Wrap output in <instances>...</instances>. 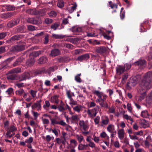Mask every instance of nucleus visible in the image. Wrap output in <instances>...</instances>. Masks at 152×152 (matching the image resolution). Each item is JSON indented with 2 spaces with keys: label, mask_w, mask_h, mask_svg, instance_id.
Masks as SVG:
<instances>
[{
  "label": "nucleus",
  "mask_w": 152,
  "mask_h": 152,
  "mask_svg": "<svg viewBox=\"0 0 152 152\" xmlns=\"http://www.w3.org/2000/svg\"><path fill=\"white\" fill-rule=\"evenodd\" d=\"M152 72H149L145 74L143 78L140 81V85L146 89H149L152 87Z\"/></svg>",
  "instance_id": "f257e3e1"
},
{
  "label": "nucleus",
  "mask_w": 152,
  "mask_h": 152,
  "mask_svg": "<svg viewBox=\"0 0 152 152\" xmlns=\"http://www.w3.org/2000/svg\"><path fill=\"white\" fill-rule=\"evenodd\" d=\"M99 109V106H96L95 108L92 109L91 110H88L87 111V113L88 116L91 118H93L95 117L98 113Z\"/></svg>",
  "instance_id": "f03ea898"
},
{
  "label": "nucleus",
  "mask_w": 152,
  "mask_h": 152,
  "mask_svg": "<svg viewBox=\"0 0 152 152\" xmlns=\"http://www.w3.org/2000/svg\"><path fill=\"white\" fill-rule=\"evenodd\" d=\"M141 76L140 75H137L133 77L132 80H131L128 84L132 86H134L140 80Z\"/></svg>",
  "instance_id": "7ed1b4c3"
},
{
  "label": "nucleus",
  "mask_w": 152,
  "mask_h": 152,
  "mask_svg": "<svg viewBox=\"0 0 152 152\" xmlns=\"http://www.w3.org/2000/svg\"><path fill=\"white\" fill-rule=\"evenodd\" d=\"M30 76L29 73L28 72H24L20 75L17 77L16 80L19 82L25 80L27 78H29Z\"/></svg>",
  "instance_id": "20e7f679"
},
{
  "label": "nucleus",
  "mask_w": 152,
  "mask_h": 152,
  "mask_svg": "<svg viewBox=\"0 0 152 152\" xmlns=\"http://www.w3.org/2000/svg\"><path fill=\"white\" fill-rule=\"evenodd\" d=\"M25 48V45H16L12 47L11 50L12 52H18L22 51L24 50Z\"/></svg>",
  "instance_id": "39448f33"
},
{
  "label": "nucleus",
  "mask_w": 152,
  "mask_h": 152,
  "mask_svg": "<svg viewBox=\"0 0 152 152\" xmlns=\"http://www.w3.org/2000/svg\"><path fill=\"white\" fill-rule=\"evenodd\" d=\"M79 124L81 128H82L84 130H86L89 128L88 125V121L87 120L84 121L83 120H80Z\"/></svg>",
  "instance_id": "423d86ee"
},
{
  "label": "nucleus",
  "mask_w": 152,
  "mask_h": 152,
  "mask_svg": "<svg viewBox=\"0 0 152 152\" xmlns=\"http://www.w3.org/2000/svg\"><path fill=\"white\" fill-rule=\"evenodd\" d=\"M93 93L97 96L98 98L101 99V100H104L106 99L107 97V96L105 94H104L102 92H100L99 91L95 90L93 92Z\"/></svg>",
  "instance_id": "0eeeda50"
},
{
  "label": "nucleus",
  "mask_w": 152,
  "mask_h": 152,
  "mask_svg": "<svg viewBox=\"0 0 152 152\" xmlns=\"http://www.w3.org/2000/svg\"><path fill=\"white\" fill-rule=\"evenodd\" d=\"M109 119L108 117L106 115H104L101 117V121L100 122V126H104L107 125L109 122Z\"/></svg>",
  "instance_id": "6e6552de"
},
{
  "label": "nucleus",
  "mask_w": 152,
  "mask_h": 152,
  "mask_svg": "<svg viewBox=\"0 0 152 152\" xmlns=\"http://www.w3.org/2000/svg\"><path fill=\"white\" fill-rule=\"evenodd\" d=\"M146 61L142 59H140L135 62V65L138 66L140 69H143L146 66Z\"/></svg>",
  "instance_id": "1a4fd4ad"
},
{
  "label": "nucleus",
  "mask_w": 152,
  "mask_h": 152,
  "mask_svg": "<svg viewBox=\"0 0 152 152\" xmlns=\"http://www.w3.org/2000/svg\"><path fill=\"white\" fill-rule=\"evenodd\" d=\"M107 50V48L104 46L97 47L95 48L96 52L101 55L105 53Z\"/></svg>",
  "instance_id": "9d476101"
},
{
  "label": "nucleus",
  "mask_w": 152,
  "mask_h": 152,
  "mask_svg": "<svg viewBox=\"0 0 152 152\" xmlns=\"http://www.w3.org/2000/svg\"><path fill=\"white\" fill-rule=\"evenodd\" d=\"M143 90L142 91L140 89L139 91V92L140 93V94L141 95L138 99V100L139 101H141L143 99H144L145 96L146 94V91L145 90V88H144L142 87Z\"/></svg>",
  "instance_id": "9b49d317"
},
{
  "label": "nucleus",
  "mask_w": 152,
  "mask_h": 152,
  "mask_svg": "<svg viewBox=\"0 0 152 152\" xmlns=\"http://www.w3.org/2000/svg\"><path fill=\"white\" fill-rule=\"evenodd\" d=\"M60 53V51L58 49H54L51 50L50 56L55 57L59 55Z\"/></svg>",
  "instance_id": "f8f14e48"
},
{
  "label": "nucleus",
  "mask_w": 152,
  "mask_h": 152,
  "mask_svg": "<svg viewBox=\"0 0 152 152\" xmlns=\"http://www.w3.org/2000/svg\"><path fill=\"white\" fill-rule=\"evenodd\" d=\"M19 20L17 18L13 20L10 21L7 24V26L9 28H11L14 26L16 25L19 23Z\"/></svg>",
  "instance_id": "ddd939ff"
},
{
  "label": "nucleus",
  "mask_w": 152,
  "mask_h": 152,
  "mask_svg": "<svg viewBox=\"0 0 152 152\" xmlns=\"http://www.w3.org/2000/svg\"><path fill=\"white\" fill-rule=\"evenodd\" d=\"M89 56L88 54H86L79 56L77 59L81 61H86L89 59Z\"/></svg>",
  "instance_id": "4468645a"
},
{
  "label": "nucleus",
  "mask_w": 152,
  "mask_h": 152,
  "mask_svg": "<svg viewBox=\"0 0 152 152\" xmlns=\"http://www.w3.org/2000/svg\"><path fill=\"white\" fill-rule=\"evenodd\" d=\"M41 102V100L37 101L32 105V109H34L36 108L37 110H40L41 108V104L40 103Z\"/></svg>",
  "instance_id": "2eb2a0df"
},
{
  "label": "nucleus",
  "mask_w": 152,
  "mask_h": 152,
  "mask_svg": "<svg viewBox=\"0 0 152 152\" xmlns=\"http://www.w3.org/2000/svg\"><path fill=\"white\" fill-rule=\"evenodd\" d=\"M125 71V67L121 65L118 66L116 67L117 73L120 75L123 73Z\"/></svg>",
  "instance_id": "dca6fc26"
},
{
  "label": "nucleus",
  "mask_w": 152,
  "mask_h": 152,
  "mask_svg": "<svg viewBox=\"0 0 152 152\" xmlns=\"http://www.w3.org/2000/svg\"><path fill=\"white\" fill-rule=\"evenodd\" d=\"M117 134L120 140H122L123 139L125 134L124 130L123 129H120L118 131Z\"/></svg>",
  "instance_id": "f3484780"
},
{
  "label": "nucleus",
  "mask_w": 152,
  "mask_h": 152,
  "mask_svg": "<svg viewBox=\"0 0 152 152\" xmlns=\"http://www.w3.org/2000/svg\"><path fill=\"white\" fill-rule=\"evenodd\" d=\"M27 22L33 24H37L38 23V21L34 18H28L26 19Z\"/></svg>",
  "instance_id": "a211bd4d"
},
{
  "label": "nucleus",
  "mask_w": 152,
  "mask_h": 152,
  "mask_svg": "<svg viewBox=\"0 0 152 152\" xmlns=\"http://www.w3.org/2000/svg\"><path fill=\"white\" fill-rule=\"evenodd\" d=\"M26 12L27 13L31 15H37L38 14V12L35 9H29L26 10Z\"/></svg>",
  "instance_id": "6ab92c4d"
},
{
  "label": "nucleus",
  "mask_w": 152,
  "mask_h": 152,
  "mask_svg": "<svg viewBox=\"0 0 152 152\" xmlns=\"http://www.w3.org/2000/svg\"><path fill=\"white\" fill-rule=\"evenodd\" d=\"M22 37V36L21 35L18 34L16 35L11 37L9 39V40L11 42L18 40L20 39Z\"/></svg>",
  "instance_id": "aec40b11"
},
{
  "label": "nucleus",
  "mask_w": 152,
  "mask_h": 152,
  "mask_svg": "<svg viewBox=\"0 0 152 152\" xmlns=\"http://www.w3.org/2000/svg\"><path fill=\"white\" fill-rule=\"evenodd\" d=\"M151 141L152 139L151 137H147L144 141L145 146L146 147L148 148L150 145V142Z\"/></svg>",
  "instance_id": "412c9836"
},
{
  "label": "nucleus",
  "mask_w": 152,
  "mask_h": 152,
  "mask_svg": "<svg viewBox=\"0 0 152 152\" xmlns=\"http://www.w3.org/2000/svg\"><path fill=\"white\" fill-rule=\"evenodd\" d=\"M48 61L47 58L45 57L42 56L38 60V63L42 64L46 63Z\"/></svg>",
  "instance_id": "4be33fe9"
},
{
  "label": "nucleus",
  "mask_w": 152,
  "mask_h": 152,
  "mask_svg": "<svg viewBox=\"0 0 152 152\" xmlns=\"http://www.w3.org/2000/svg\"><path fill=\"white\" fill-rule=\"evenodd\" d=\"M21 72V69L20 67L15 68L13 69L9 72V74L16 73H18Z\"/></svg>",
  "instance_id": "5701e85b"
},
{
  "label": "nucleus",
  "mask_w": 152,
  "mask_h": 152,
  "mask_svg": "<svg viewBox=\"0 0 152 152\" xmlns=\"http://www.w3.org/2000/svg\"><path fill=\"white\" fill-rule=\"evenodd\" d=\"M58 96L57 95H55L52 96L51 98L50 101L52 102H55L56 104H58L59 102L58 100Z\"/></svg>",
  "instance_id": "b1692460"
},
{
  "label": "nucleus",
  "mask_w": 152,
  "mask_h": 152,
  "mask_svg": "<svg viewBox=\"0 0 152 152\" xmlns=\"http://www.w3.org/2000/svg\"><path fill=\"white\" fill-rule=\"evenodd\" d=\"M107 131L110 133H111L114 131H115L114 127V126L112 124H108L107 127Z\"/></svg>",
  "instance_id": "393cba45"
},
{
  "label": "nucleus",
  "mask_w": 152,
  "mask_h": 152,
  "mask_svg": "<svg viewBox=\"0 0 152 152\" xmlns=\"http://www.w3.org/2000/svg\"><path fill=\"white\" fill-rule=\"evenodd\" d=\"M106 99L104 100H101V101L99 103V104L101 107L107 108L108 107V105L107 103L105 102Z\"/></svg>",
  "instance_id": "a878e982"
},
{
  "label": "nucleus",
  "mask_w": 152,
  "mask_h": 152,
  "mask_svg": "<svg viewBox=\"0 0 152 152\" xmlns=\"http://www.w3.org/2000/svg\"><path fill=\"white\" fill-rule=\"evenodd\" d=\"M72 107L73 108L74 111L78 113L80 112L82 110V106L80 105H77L74 107H73V106H72Z\"/></svg>",
  "instance_id": "bb28decb"
},
{
  "label": "nucleus",
  "mask_w": 152,
  "mask_h": 152,
  "mask_svg": "<svg viewBox=\"0 0 152 152\" xmlns=\"http://www.w3.org/2000/svg\"><path fill=\"white\" fill-rule=\"evenodd\" d=\"M22 60L21 58L19 57L16 59V60L13 64L12 65L13 67L17 66L20 65L22 62Z\"/></svg>",
  "instance_id": "cd10ccee"
},
{
  "label": "nucleus",
  "mask_w": 152,
  "mask_h": 152,
  "mask_svg": "<svg viewBox=\"0 0 152 152\" xmlns=\"http://www.w3.org/2000/svg\"><path fill=\"white\" fill-rule=\"evenodd\" d=\"M75 137L79 143H81L83 141H84L83 137L81 134H76Z\"/></svg>",
  "instance_id": "c85d7f7f"
},
{
  "label": "nucleus",
  "mask_w": 152,
  "mask_h": 152,
  "mask_svg": "<svg viewBox=\"0 0 152 152\" xmlns=\"http://www.w3.org/2000/svg\"><path fill=\"white\" fill-rule=\"evenodd\" d=\"M88 146L87 145H84L82 144H80L78 146V149L79 150H86Z\"/></svg>",
  "instance_id": "c756f323"
},
{
  "label": "nucleus",
  "mask_w": 152,
  "mask_h": 152,
  "mask_svg": "<svg viewBox=\"0 0 152 152\" xmlns=\"http://www.w3.org/2000/svg\"><path fill=\"white\" fill-rule=\"evenodd\" d=\"M69 119L71 120L72 121L75 122L78 121L79 118L77 115H72L70 117Z\"/></svg>",
  "instance_id": "7c9ffc66"
},
{
  "label": "nucleus",
  "mask_w": 152,
  "mask_h": 152,
  "mask_svg": "<svg viewBox=\"0 0 152 152\" xmlns=\"http://www.w3.org/2000/svg\"><path fill=\"white\" fill-rule=\"evenodd\" d=\"M17 76L14 74H9L7 76V78L8 80H16Z\"/></svg>",
  "instance_id": "2f4dec72"
},
{
  "label": "nucleus",
  "mask_w": 152,
  "mask_h": 152,
  "mask_svg": "<svg viewBox=\"0 0 152 152\" xmlns=\"http://www.w3.org/2000/svg\"><path fill=\"white\" fill-rule=\"evenodd\" d=\"M35 62V61L33 58H30L26 62V64L29 66L32 65Z\"/></svg>",
  "instance_id": "473e14b6"
},
{
  "label": "nucleus",
  "mask_w": 152,
  "mask_h": 152,
  "mask_svg": "<svg viewBox=\"0 0 152 152\" xmlns=\"http://www.w3.org/2000/svg\"><path fill=\"white\" fill-rule=\"evenodd\" d=\"M57 108L59 111L63 112L66 110V108L64 107V104H60L57 107Z\"/></svg>",
  "instance_id": "72a5a7b5"
},
{
  "label": "nucleus",
  "mask_w": 152,
  "mask_h": 152,
  "mask_svg": "<svg viewBox=\"0 0 152 152\" xmlns=\"http://www.w3.org/2000/svg\"><path fill=\"white\" fill-rule=\"evenodd\" d=\"M77 7V4L76 3L73 4V6L70 7L69 9V12L70 13H72L76 9Z\"/></svg>",
  "instance_id": "f704fd0d"
},
{
  "label": "nucleus",
  "mask_w": 152,
  "mask_h": 152,
  "mask_svg": "<svg viewBox=\"0 0 152 152\" xmlns=\"http://www.w3.org/2000/svg\"><path fill=\"white\" fill-rule=\"evenodd\" d=\"M52 37L53 38L56 39H62L64 37V36L63 35L55 34H52Z\"/></svg>",
  "instance_id": "c9c22d12"
},
{
  "label": "nucleus",
  "mask_w": 152,
  "mask_h": 152,
  "mask_svg": "<svg viewBox=\"0 0 152 152\" xmlns=\"http://www.w3.org/2000/svg\"><path fill=\"white\" fill-rule=\"evenodd\" d=\"M64 2L62 0H59L58 1L57 5L60 8L63 7L64 6Z\"/></svg>",
  "instance_id": "e433bc0d"
},
{
  "label": "nucleus",
  "mask_w": 152,
  "mask_h": 152,
  "mask_svg": "<svg viewBox=\"0 0 152 152\" xmlns=\"http://www.w3.org/2000/svg\"><path fill=\"white\" fill-rule=\"evenodd\" d=\"M148 113L147 110H144L142 111L141 114V115L142 117L144 118H146L148 117Z\"/></svg>",
  "instance_id": "4c0bfd02"
},
{
  "label": "nucleus",
  "mask_w": 152,
  "mask_h": 152,
  "mask_svg": "<svg viewBox=\"0 0 152 152\" xmlns=\"http://www.w3.org/2000/svg\"><path fill=\"white\" fill-rule=\"evenodd\" d=\"M5 7L7 10H14L15 9V7L13 5H6Z\"/></svg>",
  "instance_id": "58836bf2"
},
{
  "label": "nucleus",
  "mask_w": 152,
  "mask_h": 152,
  "mask_svg": "<svg viewBox=\"0 0 152 152\" xmlns=\"http://www.w3.org/2000/svg\"><path fill=\"white\" fill-rule=\"evenodd\" d=\"M13 89L12 88H10L6 91V93L9 96H10L13 93Z\"/></svg>",
  "instance_id": "ea45409f"
},
{
  "label": "nucleus",
  "mask_w": 152,
  "mask_h": 152,
  "mask_svg": "<svg viewBox=\"0 0 152 152\" xmlns=\"http://www.w3.org/2000/svg\"><path fill=\"white\" fill-rule=\"evenodd\" d=\"M7 129H9L12 132H14L16 131L17 130V128L14 125H11L10 127Z\"/></svg>",
  "instance_id": "a19ab883"
},
{
  "label": "nucleus",
  "mask_w": 152,
  "mask_h": 152,
  "mask_svg": "<svg viewBox=\"0 0 152 152\" xmlns=\"http://www.w3.org/2000/svg\"><path fill=\"white\" fill-rule=\"evenodd\" d=\"M59 24L57 23H55L51 26L50 28L54 30H56L59 27Z\"/></svg>",
  "instance_id": "79ce46f5"
},
{
  "label": "nucleus",
  "mask_w": 152,
  "mask_h": 152,
  "mask_svg": "<svg viewBox=\"0 0 152 152\" xmlns=\"http://www.w3.org/2000/svg\"><path fill=\"white\" fill-rule=\"evenodd\" d=\"M23 93H24V91L21 88L16 91L15 92L16 94L20 96H21Z\"/></svg>",
  "instance_id": "37998d69"
},
{
  "label": "nucleus",
  "mask_w": 152,
  "mask_h": 152,
  "mask_svg": "<svg viewBox=\"0 0 152 152\" xmlns=\"http://www.w3.org/2000/svg\"><path fill=\"white\" fill-rule=\"evenodd\" d=\"M49 16L50 17H54L56 16V13L54 11H50L48 13Z\"/></svg>",
  "instance_id": "c03bdc74"
},
{
  "label": "nucleus",
  "mask_w": 152,
  "mask_h": 152,
  "mask_svg": "<svg viewBox=\"0 0 152 152\" xmlns=\"http://www.w3.org/2000/svg\"><path fill=\"white\" fill-rule=\"evenodd\" d=\"M52 132L55 134L56 136H58V133H60V131L59 129H51Z\"/></svg>",
  "instance_id": "a18cd8bd"
},
{
  "label": "nucleus",
  "mask_w": 152,
  "mask_h": 152,
  "mask_svg": "<svg viewBox=\"0 0 152 152\" xmlns=\"http://www.w3.org/2000/svg\"><path fill=\"white\" fill-rule=\"evenodd\" d=\"M123 118L127 120H129L132 121V122L133 121V119L132 117L130 116H128L127 114L124 115L123 116Z\"/></svg>",
  "instance_id": "49530a36"
},
{
  "label": "nucleus",
  "mask_w": 152,
  "mask_h": 152,
  "mask_svg": "<svg viewBox=\"0 0 152 152\" xmlns=\"http://www.w3.org/2000/svg\"><path fill=\"white\" fill-rule=\"evenodd\" d=\"M82 29L80 28L76 27H74L72 28V31L73 32H80L81 31Z\"/></svg>",
  "instance_id": "de8ad7c7"
},
{
  "label": "nucleus",
  "mask_w": 152,
  "mask_h": 152,
  "mask_svg": "<svg viewBox=\"0 0 152 152\" xmlns=\"http://www.w3.org/2000/svg\"><path fill=\"white\" fill-rule=\"evenodd\" d=\"M53 21V20L52 19L48 18H46L45 20V22L47 24H50Z\"/></svg>",
  "instance_id": "09e8293b"
},
{
  "label": "nucleus",
  "mask_w": 152,
  "mask_h": 152,
  "mask_svg": "<svg viewBox=\"0 0 152 152\" xmlns=\"http://www.w3.org/2000/svg\"><path fill=\"white\" fill-rule=\"evenodd\" d=\"M33 140V138L32 137H30L28 139H26L25 141V142L26 143L30 144L31 143Z\"/></svg>",
  "instance_id": "8fccbe9b"
},
{
  "label": "nucleus",
  "mask_w": 152,
  "mask_h": 152,
  "mask_svg": "<svg viewBox=\"0 0 152 152\" xmlns=\"http://www.w3.org/2000/svg\"><path fill=\"white\" fill-rule=\"evenodd\" d=\"M100 117L99 116H97L94 120V122L96 125L98 124L99 122Z\"/></svg>",
  "instance_id": "3c124183"
},
{
  "label": "nucleus",
  "mask_w": 152,
  "mask_h": 152,
  "mask_svg": "<svg viewBox=\"0 0 152 152\" xmlns=\"http://www.w3.org/2000/svg\"><path fill=\"white\" fill-rule=\"evenodd\" d=\"M28 29L30 31H33L35 30V27L31 25L27 26Z\"/></svg>",
  "instance_id": "603ef678"
},
{
  "label": "nucleus",
  "mask_w": 152,
  "mask_h": 152,
  "mask_svg": "<svg viewBox=\"0 0 152 152\" xmlns=\"http://www.w3.org/2000/svg\"><path fill=\"white\" fill-rule=\"evenodd\" d=\"M45 104L43 105V108L44 109H46V107H48L50 105V102L47 100L45 101Z\"/></svg>",
  "instance_id": "864d4df0"
},
{
  "label": "nucleus",
  "mask_w": 152,
  "mask_h": 152,
  "mask_svg": "<svg viewBox=\"0 0 152 152\" xmlns=\"http://www.w3.org/2000/svg\"><path fill=\"white\" fill-rule=\"evenodd\" d=\"M30 92L33 98H34L36 96V94L37 93V91H36L31 90Z\"/></svg>",
  "instance_id": "5fc2aeb1"
},
{
  "label": "nucleus",
  "mask_w": 152,
  "mask_h": 152,
  "mask_svg": "<svg viewBox=\"0 0 152 152\" xmlns=\"http://www.w3.org/2000/svg\"><path fill=\"white\" fill-rule=\"evenodd\" d=\"M69 99L70 100V102H69V104H71V105L73 104V105H74L77 104V101H74L73 99H72V98H70V99Z\"/></svg>",
  "instance_id": "6e6d98bb"
},
{
  "label": "nucleus",
  "mask_w": 152,
  "mask_h": 152,
  "mask_svg": "<svg viewBox=\"0 0 152 152\" xmlns=\"http://www.w3.org/2000/svg\"><path fill=\"white\" fill-rule=\"evenodd\" d=\"M33 55H34L35 56H38L39 55L41 54V51L40 50H39L38 51H34L33 52Z\"/></svg>",
  "instance_id": "4d7b16f0"
},
{
  "label": "nucleus",
  "mask_w": 152,
  "mask_h": 152,
  "mask_svg": "<svg viewBox=\"0 0 152 152\" xmlns=\"http://www.w3.org/2000/svg\"><path fill=\"white\" fill-rule=\"evenodd\" d=\"M75 80L77 82L80 83L82 82V80L79 77V76H76L75 77Z\"/></svg>",
  "instance_id": "13d9d810"
},
{
  "label": "nucleus",
  "mask_w": 152,
  "mask_h": 152,
  "mask_svg": "<svg viewBox=\"0 0 152 152\" xmlns=\"http://www.w3.org/2000/svg\"><path fill=\"white\" fill-rule=\"evenodd\" d=\"M51 124L53 125L55 124H58V121H57L56 119L53 118H50Z\"/></svg>",
  "instance_id": "bf43d9fd"
},
{
  "label": "nucleus",
  "mask_w": 152,
  "mask_h": 152,
  "mask_svg": "<svg viewBox=\"0 0 152 152\" xmlns=\"http://www.w3.org/2000/svg\"><path fill=\"white\" fill-rule=\"evenodd\" d=\"M58 124L62 126H65L66 125V123L63 120H61L58 121Z\"/></svg>",
  "instance_id": "052dcab7"
},
{
  "label": "nucleus",
  "mask_w": 152,
  "mask_h": 152,
  "mask_svg": "<svg viewBox=\"0 0 152 152\" xmlns=\"http://www.w3.org/2000/svg\"><path fill=\"white\" fill-rule=\"evenodd\" d=\"M6 52L5 47L2 46L0 47V54H2Z\"/></svg>",
  "instance_id": "680f3d73"
},
{
  "label": "nucleus",
  "mask_w": 152,
  "mask_h": 152,
  "mask_svg": "<svg viewBox=\"0 0 152 152\" xmlns=\"http://www.w3.org/2000/svg\"><path fill=\"white\" fill-rule=\"evenodd\" d=\"M127 108L128 111L130 112H131L132 110V107L131 104L129 103H128L127 104Z\"/></svg>",
  "instance_id": "e2e57ef3"
},
{
  "label": "nucleus",
  "mask_w": 152,
  "mask_h": 152,
  "mask_svg": "<svg viewBox=\"0 0 152 152\" xmlns=\"http://www.w3.org/2000/svg\"><path fill=\"white\" fill-rule=\"evenodd\" d=\"M128 77V74H124L122 77V81H125V80H126Z\"/></svg>",
  "instance_id": "0e129e2a"
},
{
  "label": "nucleus",
  "mask_w": 152,
  "mask_h": 152,
  "mask_svg": "<svg viewBox=\"0 0 152 152\" xmlns=\"http://www.w3.org/2000/svg\"><path fill=\"white\" fill-rule=\"evenodd\" d=\"M15 56H12L11 57L9 58L6 60V61L8 62L9 63H10L11 61H12V60H13L15 58Z\"/></svg>",
  "instance_id": "69168bd1"
},
{
  "label": "nucleus",
  "mask_w": 152,
  "mask_h": 152,
  "mask_svg": "<svg viewBox=\"0 0 152 152\" xmlns=\"http://www.w3.org/2000/svg\"><path fill=\"white\" fill-rule=\"evenodd\" d=\"M109 111L110 113H114L115 112V109L113 107H109Z\"/></svg>",
  "instance_id": "338daca9"
},
{
  "label": "nucleus",
  "mask_w": 152,
  "mask_h": 152,
  "mask_svg": "<svg viewBox=\"0 0 152 152\" xmlns=\"http://www.w3.org/2000/svg\"><path fill=\"white\" fill-rule=\"evenodd\" d=\"M69 23V20L67 18H65L63 19L62 23L64 25H66Z\"/></svg>",
  "instance_id": "774afa93"
}]
</instances>
